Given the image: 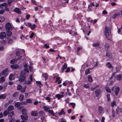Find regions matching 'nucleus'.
Returning a JSON list of instances; mask_svg holds the SVG:
<instances>
[{"mask_svg":"<svg viewBox=\"0 0 122 122\" xmlns=\"http://www.w3.org/2000/svg\"><path fill=\"white\" fill-rule=\"evenodd\" d=\"M90 73V71L89 68L87 69L85 71V74L86 75H87Z\"/></svg>","mask_w":122,"mask_h":122,"instance_id":"ea45409f","label":"nucleus"},{"mask_svg":"<svg viewBox=\"0 0 122 122\" xmlns=\"http://www.w3.org/2000/svg\"><path fill=\"white\" fill-rule=\"evenodd\" d=\"M118 33L119 34H120L121 35L122 34V23L121 25V27L120 29H118L117 31Z\"/></svg>","mask_w":122,"mask_h":122,"instance_id":"b1692460","label":"nucleus"},{"mask_svg":"<svg viewBox=\"0 0 122 122\" xmlns=\"http://www.w3.org/2000/svg\"><path fill=\"white\" fill-rule=\"evenodd\" d=\"M20 103L19 102H17L15 104V106L16 107H18L20 105Z\"/></svg>","mask_w":122,"mask_h":122,"instance_id":"2f4dec72","label":"nucleus"},{"mask_svg":"<svg viewBox=\"0 0 122 122\" xmlns=\"http://www.w3.org/2000/svg\"><path fill=\"white\" fill-rule=\"evenodd\" d=\"M101 90L100 89H97L95 91V93L97 97H98L101 93Z\"/></svg>","mask_w":122,"mask_h":122,"instance_id":"1a4fd4ad","label":"nucleus"},{"mask_svg":"<svg viewBox=\"0 0 122 122\" xmlns=\"http://www.w3.org/2000/svg\"><path fill=\"white\" fill-rule=\"evenodd\" d=\"M7 6V5L5 3H4L0 5V8L1 9H3L4 10L5 9L6 7Z\"/></svg>","mask_w":122,"mask_h":122,"instance_id":"0eeeda50","label":"nucleus"},{"mask_svg":"<svg viewBox=\"0 0 122 122\" xmlns=\"http://www.w3.org/2000/svg\"><path fill=\"white\" fill-rule=\"evenodd\" d=\"M116 73V72H114L112 74L110 78V79H113L114 80H115L117 79V80L120 81L122 79V75H117L116 76H115V74Z\"/></svg>","mask_w":122,"mask_h":122,"instance_id":"f03ea898","label":"nucleus"},{"mask_svg":"<svg viewBox=\"0 0 122 122\" xmlns=\"http://www.w3.org/2000/svg\"><path fill=\"white\" fill-rule=\"evenodd\" d=\"M110 55L109 52L107 51L106 52V56L109 57L110 56Z\"/></svg>","mask_w":122,"mask_h":122,"instance_id":"5fc2aeb1","label":"nucleus"},{"mask_svg":"<svg viewBox=\"0 0 122 122\" xmlns=\"http://www.w3.org/2000/svg\"><path fill=\"white\" fill-rule=\"evenodd\" d=\"M70 104L72 106V108H74L75 105V104L74 103H70Z\"/></svg>","mask_w":122,"mask_h":122,"instance_id":"603ef678","label":"nucleus"},{"mask_svg":"<svg viewBox=\"0 0 122 122\" xmlns=\"http://www.w3.org/2000/svg\"><path fill=\"white\" fill-rule=\"evenodd\" d=\"M102 14L104 15H106L107 14V12L105 10H104L102 11Z\"/></svg>","mask_w":122,"mask_h":122,"instance_id":"e2e57ef3","label":"nucleus"},{"mask_svg":"<svg viewBox=\"0 0 122 122\" xmlns=\"http://www.w3.org/2000/svg\"><path fill=\"white\" fill-rule=\"evenodd\" d=\"M67 67V65L66 64V63H65L62 67L61 72H63L64 70Z\"/></svg>","mask_w":122,"mask_h":122,"instance_id":"9b49d317","label":"nucleus"},{"mask_svg":"<svg viewBox=\"0 0 122 122\" xmlns=\"http://www.w3.org/2000/svg\"><path fill=\"white\" fill-rule=\"evenodd\" d=\"M8 69L6 68L1 72V74H0V75H3L5 77H6L8 75Z\"/></svg>","mask_w":122,"mask_h":122,"instance_id":"423d86ee","label":"nucleus"},{"mask_svg":"<svg viewBox=\"0 0 122 122\" xmlns=\"http://www.w3.org/2000/svg\"><path fill=\"white\" fill-rule=\"evenodd\" d=\"M31 115L32 116H37L38 113L36 111H32L31 112Z\"/></svg>","mask_w":122,"mask_h":122,"instance_id":"f8f14e48","label":"nucleus"},{"mask_svg":"<svg viewBox=\"0 0 122 122\" xmlns=\"http://www.w3.org/2000/svg\"><path fill=\"white\" fill-rule=\"evenodd\" d=\"M24 96L23 95H20L19 97V100L20 101H22L23 99Z\"/></svg>","mask_w":122,"mask_h":122,"instance_id":"72a5a7b5","label":"nucleus"},{"mask_svg":"<svg viewBox=\"0 0 122 122\" xmlns=\"http://www.w3.org/2000/svg\"><path fill=\"white\" fill-rule=\"evenodd\" d=\"M120 15V13L118 12L117 14H114L112 17V18L113 19H115L117 17L119 16Z\"/></svg>","mask_w":122,"mask_h":122,"instance_id":"dca6fc26","label":"nucleus"},{"mask_svg":"<svg viewBox=\"0 0 122 122\" xmlns=\"http://www.w3.org/2000/svg\"><path fill=\"white\" fill-rule=\"evenodd\" d=\"M5 10H0V14H2L4 12Z\"/></svg>","mask_w":122,"mask_h":122,"instance_id":"680f3d73","label":"nucleus"},{"mask_svg":"<svg viewBox=\"0 0 122 122\" xmlns=\"http://www.w3.org/2000/svg\"><path fill=\"white\" fill-rule=\"evenodd\" d=\"M14 11L15 12L18 14H20L21 12L20 10V9L19 8L17 7L15 8L14 9Z\"/></svg>","mask_w":122,"mask_h":122,"instance_id":"4468645a","label":"nucleus"},{"mask_svg":"<svg viewBox=\"0 0 122 122\" xmlns=\"http://www.w3.org/2000/svg\"><path fill=\"white\" fill-rule=\"evenodd\" d=\"M105 118L104 117H103L102 118V121L101 122H105L104 120Z\"/></svg>","mask_w":122,"mask_h":122,"instance_id":"774afa93","label":"nucleus"},{"mask_svg":"<svg viewBox=\"0 0 122 122\" xmlns=\"http://www.w3.org/2000/svg\"><path fill=\"white\" fill-rule=\"evenodd\" d=\"M5 81V78L4 77L2 76L0 78V82H2Z\"/></svg>","mask_w":122,"mask_h":122,"instance_id":"c9c22d12","label":"nucleus"},{"mask_svg":"<svg viewBox=\"0 0 122 122\" xmlns=\"http://www.w3.org/2000/svg\"><path fill=\"white\" fill-rule=\"evenodd\" d=\"M60 94H57L56 95V97L58 99H60L61 98V97L60 96Z\"/></svg>","mask_w":122,"mask_h":122,"instance_id":"6e6d98bb","label":"nucleus"},{"mask_svg":"<svg viewBox=\"0 0 122 122\" xmlns=\"http://www.w3.org/2000/svg\"><path fill=\"white\" fill-rule=\"evenodd\" d=\"M107 100L108 102H109L110 101V95L108 94H107Z\"/></svg>","mask_w":122,"mask_h":122,"instance_id":"473e14b6","label":"nucleus"},{"mask_svg":"<svg viewBox=\"0 0 122 122\" xmlns=\"http://www.w3.org/2000/svg\"><path fill=\"white\" fill-rule=\"evenodd\" d=\"M25 88H26V87H25V88H23L22 90H20L21 92L22 93L24 92L25 90Z\"/></svg>","mask_w":122,"mask_h":122,"instance_id":"bf43d9fd","label":"nucleus"},{"mask_svg":"<svg viewBox=\"0 0 122 122\" xmlns=\"http://www.w3.org/2000/svg\"><path fill=\"white\" fill-rule=\"evenodd\" d=\"M26 73L24 71H22L21 72L20 76L19 77V81L20 82H24L26 78Z\"/></svg>","mask_w":122,"mask_h":122,"instance_id":"7ed1b4c3","label":"nucleus"},{"mask_svg":"<svg viewBox=\"0 0 122 122\" xmlns=\"http://www.w3.org/2000/svg\"><path fill=\"white\" fill-rule=\"evenodd\" d=\"M36 83L37 84V85L39 86H40L41 84V82L39 81H36Z\"/></svg>","mask_w":122,"mask_h":122,"instance_id":"a19ab883","label":"nucleus"},{"mask_svg":"<svg viewBox=\"0 0 122 122\" xmlns=\"http://www.w3.org/2000/svg\"><path fill=\"white\" fill-rule=\"evenodd\" d=\"M9 111H8L7 110H6L4 111L3 112V114L5 116H6L9 113Z\"/></svg>","mask_w":122,"mask_h":122,"instance_id":"c756f323","label":"nucleus"},{"mask_svg":"<svg viewBox=\"0 0 122 122\" xmlns=\"http://www.w3.org/2000/svg\"><path fill=\"white\" fill-rule=\"evenodd\" d=\"M15 75L13 74H10L9 77V80H13L14 79V76Z\"/></svg>","mask_w":122,"mask_h":122,"instance_id":"6ab92c4d","label":"nucleus"},{"mask_svg":"<svg viewBox=\"0 0 122 122\" xmlns=\"http://www.w3.org/2000/svg\"><path fill=\"white\" fill-rule=\"evenodd\" d=\"M83 87L86 88H89V86L87 84H84L83 86Z\"/></svg>","mask_w":122,"mask_h":122,"instance_id":"4d7b16f0","label":"nucleus"},{"mask_svg":"<svg viewBox=\"0 0 122 122\" xmlns=\"http://www.w3.org/2000/svg\"><path fill=\"white\" fill-rule=\"evenodd\" d=\"M121 67L120 66H119L118 67L116 68V69L117 71H118L120 70Z\"/></svg>","mask_w":122,"mask_h":122,"instance_id":"c03bdc74","label":"nucleus"},{"mask_svg":"<svg viewBox=\"0 0 122 122\" xmlns=\"http://www.w3.org/2000/svg\"><path fill=\"white\" fill-rule=\"evenodd\" d=\"M116 102L115 101H114L111 103V106L113 107L115 106L116 105Z\"/></svg>","mask_w":122,"mask_h":122,"instance_id":"393cba45","label":"nucleus"},{"mask_svg":"<svg viewBox=\"0 0 122 122\" xmlns=\"http://www.w3.org/2000/svg\"><path fill=\"white\" fill-rule=\"evenodd\" d=\"M105 35L106 38L108 40H109L111 38V34L110 30L107 27H106L105 30Z\"/></svg>","mask_w":122,"mask_h":122,"instance_id":"f257e3e1","label":"nucleus"},{"mask_svg":"<svg viewBox=\"0 0 122 122\" xmlns=\"http://www.w3.org/2000/svg\"><path fill=\"white\" fill-rule=\"evenodd\" d=\"M36 26L35 24H33L32 26H31V28L32 30H33L35 28Z\"/></svg>","mask_w":122,"mask_h":122,"instance_id":"09e8293b","label":"nucleus"},{"mask_svg":"<svg viewBox=\"0 0 122 122\" xmlns=\"http://www.w3.org/2000/svg\"><path fill=\"white\" fill-rule=\"evenodd\" d=\"M5 20V18L3 17L0 16V22H2Z\"/></svg>","mask_w":122,"mask_h":122,"instance_id":"58836bf2","label":"nucleus"},{"mask_svg":"<svg viewBox=\"0 0 122 122\" xmlns=\"http://www.w3.org/2000/svg\"><path fill=\"white\" fill-rule=\"evenodd\" d=\"M98 109L99 114H100L102 113L103 111V108L101 106H99L98 107Z\"/></svg>","mask_w":122,"mask_h":122,"instance_id":"aec40b11","label":"nucleus"},{"mask_svg":"<svg viewBox=\"0 0 122 122\" xmlns=\"http://www.w3.org/2000/svg\"><path fill=\"white\" fill-rule=\"evenodd\" d=\"M106 66L109 68H112L113 69V66L111 65L110 63L109 62H108L106 64Z\"/></svg>","mask_w":122,"mask_h":122,"instance_id":"f3484780","label":"nucleus"},{"mask_svg":"<svg viewBox=\"0 0 122 122\" xmlns=\"http://www.w3.org/2000/svg\"><path fill=\"white\" fill-rule=\"evenodd\" d=\"M34 36V33L33 32H32L31 33L30 35V38H33Z\"/></svg>","mask_w":122,"mask_h":122,"instance_id":"0e129e2a","label":"nucleus"},{"mask_svg":"<svg viewBox=\"0 0 122 122\" xmlns=\"http://www.w3.org/2000/svg\"><path fill=\"white\" fill-rule=\"evenodd\" d=\"M120 91V88L118 86L117 87L115 88V94L116 96H117Z\"/></svg>","mask_w":122,"mask_h":122,"instance_id":"ddd939ff","label":"nucleus"},{"mask_svg":"<svg viewBox=\"0 0 122 122\" xmlns=\"http://www.w3.org/2000/svg\"><path fill=\"white\" fill-rule=\"evenodd\" d=\"M105 89L106 91L108 93H111V90L109 88V87H108L106 86L105 88Z\"/></svg>","mask_w":122,"mask_h":122,"instance_id":"bb28decb","label":"nucleus"},{"mask_svg":"<svg viewBox=\"0 0 122 122\" xmlns=\"http://www.w3.org/2000/svg\"><path fill=\"white\" fill-rule=\"evenodd\" d=\"M88 79L89 81L91 82H92V76L90 75H89L88 76Z\"/></svg>","mask_w":122,"mask_h":122,"instance_id":"c85d7f7f","label":"nucleus"},{"mask_svg":"<svg viewBox=\"0 0 122 122\" xmlns=\"http://www.w3.org/2000/svg\"><path fill=\"white\" fill-rule=\"evenodd\" d=\"M6 36L5 33L4 32H2L0 34V38L3 39L5 38Z\"/></svg>","mask_w":122,"mask_h":122,"instance_id":"6e6552de","label":"nucleus"},{"mask_svg":"<svg viewBox=\"0 0 122 122\" xmlns=\"http://www.w3.org/2000/svg\"><path fill=\"white\" fill-rule=\"evenodd\" d=\"M6 97V95L5 94H1L0 95V99H5Z\"/></svg>","mask_w":122,"mask_h":122,"instance_id":"5701e85b","label":"nucleus"},{"mask_svg":"<svg viewBox=\"0 0 122 122\" xmlns=\"http://www.w3.org/2000/svg\"><path fill=\"white\" fill-rule=\"evenodd\" d=\"M6 34L7 36H11L12 34V32L10 31H6Z\"/></svg>","mask_w":122,"mask_h":122,"instance_id":"a878e982","label":"nucleus"},{"mask_svg":"<svg viewBox=\"0 0 122 122\" xmlns=\"http://www.w3.org/2000/svg\"><path fill=\"white\" fill-rule=\"evenodd\" d=\"M65 114V112L64 111L63 109H61L60 112L59 113V115H64Z\"/></svg>","mask_w":122,"mask_h":122,"instance_id":"cd10ccee","label":"nucleus"},{"mask_svg":"<svg viewBox=\"0 0 122 122\" xmlns=\"http://www.w3.org/2000/svg\"><path fill=\"white\" fill-rule=\"evenodd\" d=\"M42 76L43 77L45 78V80H46L48 78L49 76L47 73H45V74H43Z\"/></svg>","mask_w":122,"mask_h":122,"instance_id":"2eb2a0df","label":"nucleus"},{"mask_svg":"<svg viewBox=\"0 0 122 122\" xmlns=\"http://www.w3.org/2000/svg\"><path fill=\"white\" fill-rule=\"evenodd\" d=\"M44 97V98L46 99V100H48V102H50L51 101V99L50 97Z\"/></svg>","mask_w":122,"mask_h":122,"instance_id":"49530a36","label":"nucleus"},{"mask_svg":"<svg viewBox=\"0 0 122 122\" xmlns=\"http://www.w3.org/2000/svg\"><path fill=\"white\" fill-rule=\"evenodd\" d=\"M48 112L49 113L51 114L52 116H55V114L53 113V111L52 110H48Z\"/></svg>","mask_w":122,"mask_h":122,"instance_id":"f704fd0d","label":"nucleus"},{"mask_svg":"<svg viewBox=\"0 0 122 122\" xmlns=\"http://www.w3.org/2000/svg\"><path fill=\"white\" fill-rule=\"evenodd\" d=\"M13 0H8V5L10 6L11 5V3L12 1Z\"/></svg>","mask_w":122,"mask_h":122,"instance_id":"8fccbe9b","label":"nucleus"},{"mask_svg":"<svg viewBox=\"0 0 122 122\" xmlns=\"http://www.w3.org/2000/svg\"><path fill=\"white\" fill-rule=\"evenodd\" d=\"M120 110H121L120 108L119 107L117 108L116 109V113L118 114V112H120Z\"/></svg>","mask_w":122,"mask_h":122,"instance_id":"a18cd8bd","label":"nucleus"},{"mask_svg":"<svg viewBox=\"0 0 122 122\" xmlns=\"http://www.w3.org/2000/svg\"><path fill=\"white\" fill-rule=\"evenodd\" d=\"M14 109V107L13 106L10 105L7 108L8 111H11L13 110Z\"/></svg>","mask_w":122,"mask_h":122,"instance_id":"a211bd4d","label":"nucleus"},{"mask_svg":"<svg viewBox=\"0 0 122 122\" xmlns=\"http://www.w3.org/2000/svg\"><path fill=\"white\" fill-rule=\"evenodd\" d=\"M26 102L28 103H32V101L30 99H27L26 100Z\"/></svg>","mask_w":122,"mask_h":122,"instance_id":"de8ad7c7","label":"nucleus"},{"mask_svg":"<svg viewBox=\"0 0 122 122\" xmlns=\"http://www.w3.org/2000/svg\"><path fill=\"white\" fill-rule=\"evenodd\" d=\"M22 88L20 84H18L17 86V90H20Z\"/></svg>","mask_w":122,"mask_h":122,"instance_id":"e433bc0d","label":"nucleus"},{"mask_svg":"<svg viewBox=\"0 0 122 122\" xmlns=\"http://www.w3.org/2000/svg\"><path fill=\"white\" fill-rule=\"evenodd\" d=\"M15 61L16 60L15 59L12 60L10 61V63L11 64H13L15 63Z\"/></svg>","mask_w":122,"mask_h":122,"instance_id":"3c124183","label":"nucleus"},{"mask_svg":"<svg viewBox=\"0 0 122 122\" xmlns=\"http://www.w3.org/2000/svg\"><path fill=\"white\" fill-rule=\"evenodd\" d=\"M5 28L6 31H10L12 29L11 26L9 23H7L6 24Z\"/></svg>","mask_w":122,"mask_h":122,"instance_id":"39448f33","label":"nucleus"},{"mask_svg":"<svg viewBox=\"0 0 122 122\" xmlns=\"http://www.w3.org/2000/svg\"><path fill=\"white\" fill-rule=\"evenodd\" d=\"M16 52V55L17 56H18L20 55V52L19 51H17Z\"/></svg>","mask_w":122,"mask_h":122,"instance_id":"338daca9","label":"nucleus"},{"mask_svg":"<svg viewBox=\"0 0 122 122\" xmlns=\"http://www.w3.org/2000/svg\"><path fill=\"white\" fill-rule=\"evenodd\" d=\"M25 73V72L28 73L29 72V71L28 68H26L24 69V71H23Z\"/></svg>","mask_w":122,"mask_h":122,"instance_id":"79ce46f5","label":"nucleus"},{"mask_svg":"<svg viewBox=\"0 0 122 122\" xmlns=\"http://www.w3.org/2000/svg\"><path fill=\"white\" fill-rule=\"evenodd\" d=\"M13 42V41L11 39H10L9 40L8 42L9 43H11Z\"/></svg>","mask_w":122,"mask_h":122,"instance_id":"13d9d810","label":"nucleus"},{"mask_svg":"<svg viewBox=\"0 0 122 122\" xmlns=\"http://www.w3.org/2000/svg\"><path fill=\"white\" fill-rule=\"evenodd\" d=\"M67 93H66L64 95H61L60 94V97H61V98L63 97H64V96H66L67 95Z\"/></svg>","mask_w":122,"mask_h":122,"instance_id":"69168bd1","label":"nucleus"},{"mask_svg":"<svg viewBox=\"0 0 122 122\" xmlns=\"http://www.w3.org/2000/svg\"><path fill=\"white\" fill-rule=\"evenodd\" d=\"M14 114V112L12 111L11 112H9V113L8 114V117H11Z\"/></svg>","mask_w":122,"mask_h":122,"instance_id":"412c9836","label":"nucleus"},{"mask_svg":"<svg viewBox=\"0 0 122 122\" xmlns=\"http://www.w3.org/2000/svg\"><path fill=\"white\" fill-rule=\"evenodd\" d=\"M39 114L40 115V116H41L43 115V112L42 111H41L39 112Z\"/></svg>","mask_w":122,"mask_h":122,"instance_id":"052dcab7","label":"nucleus"},{"mask_svg":"<svg viewBox=\"0 0 122 122\" xmlns=\"http://www.w3.org/2000/svg\"><path fill=\"white\" fill-rule=\"evenodd\" d=\"M100 44V43L99 42H97L93 43L92 44V46L94 47H96L98 46H99Z\"/></svg>","mask_w":122,"mask_h":122,"instance_id":"4be33fe9","label":"nucleus"},{"mask_svg":"<svg viewBox=\"0 0 122 122\" xmlns=\"http://www.w3.org/2000/svg\"><path fill=\"white\" fill-rule=\"evenodd\" d=\"M43 108L45 112H47L48 111V110L49 109V108L47 107L46 106H44L43 107Z\"/></svg>","mask_w":122,"mask_h":122,"instance_id":"7c9ffc66","label":"nucleus"},{"mask_svg":"<svg viewBox=\"0 0 122 122\" xmlns=\"http://www.w3.org/2000/svg\"><path fill=\"white\" fill-rule=\"evenodd\" d=\"M19 67V65L17 64H13L10 66V67L13 70L18 69Z\"/></svg>","mask_w":122,"mask_h":122,"instance_id":"9d476101","label":"nucleus"},{"mask_svg":"<svg viewBox=\"0 0 122 122\" xmlns=\"http://www.w3.org/2000/svg\"><path fill=\"white\" fill-rule=\"evenodd\" d=\"M31 81L29 80L25 82V84H31Z\"/></svg>","mask_w":122,"mask_h":122,"instance_id":"864d4df0","label":"nucleus"},{"mask_svg":"<svg viewBox=\"0 0 122 122\" xmlns=\"http://www.w3.org/2000/svg\"><path fill=\"white\" fill-rule=\"evenodd\" d=\"M18 93L17 92H16L14 93L13 95V97H16L18 96Z\"/></svg>","mask_w":122,"mask_h":122,"instance_id":"4c0bfd02","label":"nucleus"},{"mask_svg":"<svg viewBox=\"0 0 122 122\" xmlns=\"http://www.w3.org/2000/svg\"><path fill=\"white\" fill-rule=\"evenodd\" d=\"M22 112V114L23 115L20 116L21 118L23 120H26L28 118V116L26 114L25 109H22L21 110Z\"/></svg>","mask_w":122,"mask_h":122,"instance_id":"20e7f679","label":"nucleus"},{"mask_svg":"<svg viewBox=\"0 0 122 122\" xmlns=\"http://www.w3.org/2000/svg\"><path fill=\"white\" fill-rule=\"evenodd\" d=\"M112 117H114L115 116V114L114 111L113 109H112Z\"/></svg>","mask_w":122,"mask_h":122,"instance_id":"37998d69","label":"nucleus"}]
</instances>
